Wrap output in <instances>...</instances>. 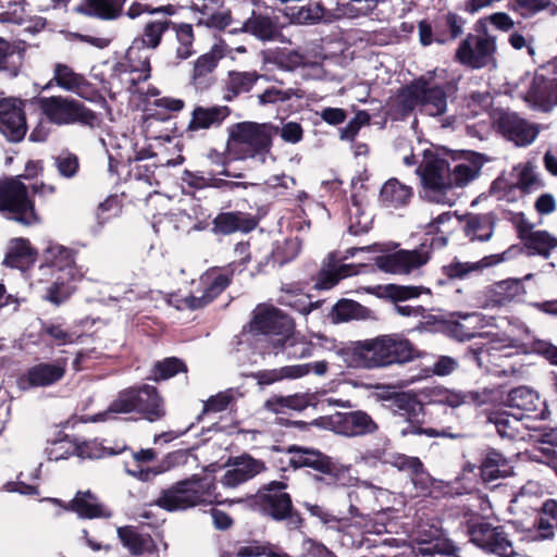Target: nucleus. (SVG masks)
Masks as SVG:
<instances>
[{"mask_svg": "<svg viewBox=\"0 0 557 557\" xmlns=\"http://www.w3.org/2000/svg\"><path fill=\"white\" fill-rule=\"evenodd\" d=\"M342 355L348 367L374 369L411 361L417 349L409 339L394 334L352 342Z\"/></svg>", "mask_w": 557, "mask_h": 557, "instance_id": "nucleus-1", "label": "nucleus"}, {"mask_svg": "<svg viewBox=\"0 0 557 557\" xmlns=\"http://www.w3.org/2000/svg\"><path fill=\"white\" fill-rule=\"evenodd\" d=\"M417 108L432 116L444 114L447 109V96L444 88L440 85H431L425 76L414 78L398 89L389 111L393 119L405 120Z\"/></svg>", "mask_w": 557, "mask_h": 557, "instance_id": "nucleus-2", "label": "nucleus"}, {"mask_svg": "<svg viewBox=\"0 0 557 557\" xmlns=\"http://www.w3.org/2000/svg\"><path fill=\"white\" fill-rule=\"evenodd\" d=\"M286 481L272 480L262 484L256 494L247 498L249 507L262 517L284 522L289 531L304 528L305 519L295 508Z\"/></svg>", "mask_w": 557, "mask_h": 557, "instance_id": "nucleus-3", "label": "nucleus"}, {"mask_svg": "<svg viewBox=\"0 0 557 557\" xmlns=\"http://www.w3.org/2000/svg\"><path fill=\"white\" fill-rule=\"evenodd\" d=\"M482 504L483 500L479 495H471L468 503L455 504L466 519V532L470 541L487 553L499 557H513L516 553L504 527L493 525L482 520L478 512Z\"/></svg>", "mask_w": 557, "mask_h": 557, "instance_id": "nucleus-4", "label": "nucleus"}, {"mask_svg": "<svg viewBox=\"0 0 557 557\" xmlns=\"http://www.w3.org/2000/svg\"><path fill=\"white\" fill-rule=\"evenodd\" d=\"M213 479L194 474L160 492L154 504L169 512L186 510L203 504L219 503Z\"/></svg>", "mask_w": 557, "mask_h": 557, "instance_id": "nucleus-5", "label": "nucleus"}, {"mask_svg": "<svg viewBox=\"0 0 557 557\" xmlns=\"http://www.w3.org/2000/svg\"><path fill=\"white\" fill-rule=\"evenodd\" d=\"M285 451L293 455L288 461L289 467L294 470L301 468L314 470L318 473L314 475L315 482L336 487L345 486L350 481V466L338 462L319 449L289 445Z\"/></svg>", "mask_w": 557, "mask_h": 557, "instance_id": "nucleus-6", "label": "nucleus"}, {"mask_svg": "<svg viewBox=\"0 0 557 557\" xmlns=\"http://www.w3.org/2000/svg\"><path fill=\"white\" fill-rule=\"evenodd\" d=\"M45 116L55 125L77 124L95 129L102 123L101 115L86 107L83 102L71 97L51 96L38 100Z\"/></svg>", "mask_w": 557, "mask_h": 557, "instance_id": "nucleus-7", "label": "nucleus"}, {"mask_svg": "<svg viewBox=\"0 0 557 557\" xmlns=\"http://www.w3.org/2000/svg\"><path fill=\"white\" fill-rule=\"evenodd\" d=\"M421 186L428 198L437 203L444 202L453 189V172L449 162L436 151L425 149L423 160L416 169Z\"/></svg>", "mask_w": 557, "mask_h": 557, "instance_id": "nucleus-8", "label": "nucleus"}, {"mask_svg": "<svg viewBox=\"0 0 557 557\" xmlns=\"http://www.w3.org/2000/svg\"><path fill=\"white\" fill-rule=\"evenodd\" d=\"M0 213L22 225H32L38 221L27 187L16 180L0 183Z\"/></svg>", "mask_w": 557, "mask_h": 557, "instance_id": "nucleus-9", "label": "nucleus"}, {"mask_svg": "<svg viewBox=\"0 0 557 557\" xmlns=\"http://www.w3.org/2000/svg\"><path fill=\"white\" fill-rule=\"evenodd\" d=\"M235 270L230 264L224 268H210L200 277L201 295H189L177 300L178 310H198L213 302L232 283Z\"/></svg>", "mask_w": 557, "mask_h": 557, "instance_id": "nucleus-10", "label": "nucleus"}, {"mask_svg": "<svg viewBox=\"0 0 557 557\" xmlns=\"http://www.w3.org/2000/svg\"><path fill=\"white\" fill-rule=\"evenodd\" d=\"M272 126L267 123L238 122L230 129V140L247 146L248 157L264 154L272 147Z\"/></svg>", "mask_w": 557, "mask_h": 557, "instance_id": "nucleus-11", "label": "nucleus"}, {"mask_svg": "<svg viewBox=\"0 0 557 557\" xmlns=\"http://www.w3.org/2000/svg\"><path fill=\"white\" fill-rule=\"evenodd\" d=\"M491 116L497 132L517 146L531 145L537 137V127L515 112L495 109Z\"/></svg>", "mask_w": 557, "mask_h": 557, "instance_id": "nucleus-12", "label": "nucleus"}, {"mask_svg": "<svg viewBox=\"0 0 557 557\" xmlns=\"http://www.w3.org/2000/svg\"><path fill=\"white\" fill-rule=\"evenodd\" d=\"M327 425L335 434L346 437H362L379 431V424L363 410L336 411L329 416Z\"/></svg>", "mask_w": 557, "mask_h": 557, "instance_id": "nucleus-13", "label": "nucleus"}, {"mask_svg": "<svg viewBox=\"0 0 557 557\" xmlns=\"http://www.w3.org/2000/svg\"><path fill=\"white\" fill-rule=\"evenodd\" d=\"M251 332L264 335L285 337L294 332V320L281 309L273 306L259 305L253 310L249 322Z\"/></svg>", "mask_w": 557, "mask_h": 557, "instance_id": "nucleus-14", "label": "nucleus"}, {"mask_svg": "<svg viewBox=\"0 0 557 557\" xmlns=\"http://www.w3.org/2000/svg\"><path fill=\"white\" fill-rule=\"evenodd\" d=\"M495 39L488 35H468L459 45L456 57L471 67L481 69L494 62Z\"/></svg>", "mask_w": 557, "mask_h": 557, "instance_id": "nucleus-15", "label": "nucleus"}, {"mask_svg": "<svg viewBox=\"0 0 557 557\" xmlns=\"http://www.w3.org/2000/svg\"><path fill=\"white\" fill-rule=\"evenodd\" d=\"M27 132L22 101L14 98L0 100V133L11 143H20Z\"/></svg>", "mask_w": 557, "mask_h": 557, "instance_id": "nucleus-16", "label": "nucleus"}, {"mask_svg": "<svg viewBox=\"0 0 557 557\" xmlns=\"http://www.w3.org/2000/svg\"><path fill=\"white\" fill-rule=\"evenodd\" d=\"M231 114L232 109L228 106L196 104L190 112V119L185 128V133L188 137H194L200 132L220 128Z\"/></svg>", "mask_w": 557, "mask_h": 557, "instance_id": "nucleus-17", "label": "nucleus"}, {"mask_svg": "<svg viewBox=\"0 0 557 557\" xmlns=\"http://www.w3.org/2000/svg\"><path fill=\"white\" fill-rule=\"evenodd\" d=\"M225 57V49L222 45H213L211 49L199 55L193 67L190 84L196 90L205 91L210 89L216 82L215 70L219 62Z\"/></svg>", "mask_w": 557, "mask_h": 557, "instance_id": "nucleus-18", "label": "nucleus"}, {"mask_svg": "<svg viewBox=\"0 0 557 557\" xmlns=\"http://www.w3.org/2000/svg\"><path fill=\"white\" fill-rule=\"evenodd\" d=\"M246 14L242 20H237V25L230 33H246L261 41H271L280 34L278 20L275 16L258 13L253 9L247 8Z\"/></svg>", "mask_w": 557, "mask_h": 557, "instance_id": "nucleus-19", "label": "nucleus"}, {"mask_svg": "<svg viewBox=\"0 0 557 557\" xmlns=\"http://www.w3.org/2000/svg\"><path fill=\"white\" fill-rule=\"evenodd\" d=\"M429 259L428 252L422 249H400L376 257L375 263L386 273L403 274L424 265Z\"/></svg>", "mask_w": 557, "mask_h": 557, "instance_id": "nucleus-20", "label": "nucleus"}, {"mask_svg": "<svg viewBox=\"0 0 557 557\" xmlns=\"http://www.w3.org/2000/svg\"><path fill=\"white\" fill-rule=\"evenodd\" d=\"M65 361L57 363L40 362L26 370L17 377L21 389L46 387L61 381L66 372Z\"/></svg>", "mask_w": 557, "mask_h": 557, "instance_id": "nucleus-21", "label": "nucleus"}, {"mask_svg": "<svg viewBox=\"0 0 557 557\" xmlns=\"http://www.w3.org/2000/svg\"><path fill=\"white\" fill-rule=\"evenodd\" d=\"M259 220L248 212L226 211L220 212L212 220L211 232L214 235H231L235 233H250L258 226Z\"/></svg>", "mask_w": 557, "mask_h": 557, "instance_id": "nucleus-22", "label": "nucleus"}, {"mask_svg": "<svg viewBox=\"0 0 557 557\" xmlns=\"http://www.w3.org/2000/svg\"><path fill=\"white\" fill-rule=\"evenodd\" d=\"M66 442L67 435H65V438L59 440L54 443V447L50 451V459H66L71 455H77L82 458H101L103 456L119 455L128 449L127 446H123L119 449L99 447L96 442H78L75 440L70 442L71 446L65 449L64 453L57 454V450L62 449Z\"/></svg>", "mask_w": 557, "mask_h": 557, "instance_id": "nucleus-23", "label": "nucleus"}, {"mask_svg": "<svg viewBox=\"0 0 557 557\" xmlns=\"http://www.w3.org/2000/svg\"><path fill=\"white\" fill-rule=\"evenodd\" d=\"M52 503L62 506L65 510L75 512L81 519L110 518L111 512L98 502L97 496L88 491H78L69 503L53 498Z\"/></svg>", "mask_w": 557, "mask_h": 557, "instance_id": "nucleus-24", "label": "nucleus"}, {"mask_svg": "<svg viewBox=\"0 0 557 557\" xmlns=\"http://www.w3.org/2000/svg\"><path fill=\"white\" fill-rule=\"evenodd\" d=\"M262 77H264V75L258 73L256 70L228 71L225 78L222 81V99L226 102L235 101L240 96L250 92Z\"/></svg>", "mask_w": 557, "mask_h": 557, "instance_id": "nucleus-25", "label": "nucleus"}, {"mask_svg": "<svg viewBox=\"0 0 557 557\" xmlns=\"http://www.w3.org/2000/svg\"><path fill=\"white\" fill-rule=\"evenodd\" d=\"M392 405L396 411H398L401 416L406 417V419L410 422L411 425L408 429L403 431L404 435L407 434H428L432 436L434 431L432 429H423L421 426H416L413 423L420 422V418L424 416L423 404L414 396L409 393H397L392 399Z\"/></svg>", "mask_w": 557, "mask_h": 557, "instance_id": "nucleus-26", "label": "nucleus"}, {"mask_svg": "<svg viewBox=\"0 0 557 557\" xmlns=\"http://www.w3.org/2000/svg\"><path fill=\"white\" fill-rule=\"evenodd\" d=\"M135 412L149 422H156L165 416L162 397L157 387L148 384L135 386Z\"/></svg>", "mask_w": 557, "mask_h": 557, "instance_id": "nucleus-27", "label": "nucleus"}, {"mask_svg": "<svg viewBox=\"0 0 557 557\" xmlns=\"http://www.w3.org/2000/svg\"><path fill=\"white\" fill-rule=\"evenodd\" d=\"M359 274L356 264H338L335 252H330L326 262L317 273L314 287L317 289H331L341 280Z\"/></svg>", "mask_w": 557, "mask_h": 557, "instance_id": "nucleus-28", "label": "nucleus"}, {"mask_svg": "<svg viewBox=\"0 0 557 557\" xmlns=\"http://www.w3.org/2000/svg\"><path fill=\"white\" fill-rule=\"evenodd\" d=\"M37 258L38 251L28 238L15 237L8 244L3 264L11 269L26 271L35 264Z\"/></svg>", "mask_w": 557, "mask_h": 557, "instance_id": "nucleus-29", "label": "nucleus"}, {"mask_svg": "<svg viewBox=\"0 0 557 557\" xmlns=\"http://www.w3.org/2000/svg\"><path fill=\"white\" fill-rule=\"evenodd\" d=\"M114 72H138L139 75L132 79V86L146 82L150 77V57L145 47L131 46L125 54V63H117Z\"/></svg>", "mask_w": 557, "mask_h": 557, "instance_id": "nucleus-30", "label": "nucleus"}, {"mask_svg": "<svg viewBox=\"0 0 557 557\" xmlns=\"http://www.w3.org/2000/svg\"><path fill=\"white\" fill-rule=\"evenodd\" d=\"M126 0H82L74 12L102 21H114L122 16Z\"/></svg>", "mask_w": 557, "mask_h": 557, "instance_id": "nucleus-31", "label": "nucleus"}, {"mask_svg": "<svg viewBox=\"0 0 557 557\" xmlns=\"http://www.w3.org/2000/svg\"><path fill=\"white\" fill-rule=\"evenodd\" d=\"M412 197L413 189L411 186L403 184L399 180L392 177L381 187L379 202L385 208L399 209L408 206Z\"/></svg>", "mask_w": 557, "mask_h": 557, "instance_id": "nucleus-32", "label": "nucleus"}, {"mask_svg": "<svg viewBox=\"0 0 557 557\" xmlns=\"http://www.w3.org/2000/svg\"><path fill=\"white\" fill-rule=\"evenodd\" d=\"M482 164L480 154L455 150V187H463L476 178Z\"/></svg>", "mask_w": 557, "mask_h": 557, "instance_id": "nucleus-33", "label": "nucleus"}, {"mask_svg": "<svg viewBox=\"0 0 557 557\" xmlns=\"http://www.w3.org/2000/svg\"><path fill=\"white\" fill-rule=\"evenodd\" d=\"M372 310L362 306L360 302L341 298L332 307L329 318L335 324L345 323L349 321H364L372 318Z\"/></svg>", "mask_w": 557, "mask_h": 557, "instance_id": "nucleus-34", "label": "nucleus"}, {"mask_svg": "<svg viewBox=\"0 0 557 557\" xmlns=\"http://www.w3.org/2000/svg\"><path fill=\"white\" fill-rule=\"evenodd\" d=\"M46 267L51 274L75 275V258L72 249L60 245H51L45 250Z\"/></svg>", "mask_w": 557, "mask_h": 557, "instance_id": "nucleus-35", "label": "nucleus"}, {"mask_svg": "<svg viewBox=\"0 0 557 557\" xmlns=\"http://www.w3.org/2000/svg\"><path fill=\"white\" fill-rule=\"evenodd\" d=\"M506 404L509 408L521 411L517 416L523 419L524 417L535 413L542 405V401L539 394L533 389L519 386L509 392Z\"/></svg>", "mask_w": 557, "mask_h": 557, "instance_id": "nucleus-36", "label": "nucleus"}, {"mask_svg": "<svg viewBox=\"0 0 557 557\" xmlns=\"http://www.w3.org/2000/svg\"><path fill=\"white\" fill-rule=\"evenodd\" d=\"M311 364L285 366L278 369L259 370L252 373V377L259 385H271L282 380H294L310 373Z\"/></svg>", "mask_w": 557, "mask_h": 557, "instance_id": "nucleus-37", "label": "nucleus"}, {"mask_svg": "<svg viewBox=\"0 0 557 557\" xmlns=\"http://www.w3.org/2000/svg\"><path fill=\"white\" fill-rule=\"evenodd\" d=\"M52 276L54 280L46 287L44 299L59 307L66 302L76 292V286L74 285L75 275H60L53 273Z\"/></svg>", "mask_w": 557, "mask_h": 557, "instance_id": "nucleus-38", "label": "nucleus"}, {"mask_svg": "<svg viewBox=\"0 0 557 557\" xmlns=\"http://www.w3.org/2000/svg\"><path fill=\"white\" fill-rule=\"evenodd\" d=\"M367 292L375 295L379 298L389 299L394 302L405 301L411 298L419 297L424 292H430L429 288L422 286H404L397 284L377 285L368 287Z\"/></svg>", "mask_w": 557, "mask_h": 557, "instance_id": "nucleus-39", "label": "nucleus"}, {"mask_svg": "<svg viewBox=\"0 0 557 557\" xmlns=\"http://www.w3.org/2000/svg\"><path fill=\"white\" fill-rule=\"evenodd\" d=\"M450 212H444L434 219L428 226L425 238L418 249H422L430 256V250H438L448 245L449 233L441 230V224L450 221Z\"/></svg>", "mask_w": 557, "mask_h": 557, "instance_id": "nucleus-40", "label": "nucleus"}, {"mask_svg": "<svg viewBox=\"0 0 557 557\" xmlns=\"http://www.w3.org/2000/svg\"><path fill=\"white\" fill-rule=\"evenodd\" d=\"M272 346L275 349H282L288 359H302L311 357L314 350V345L306 338L295 337L294 332L285 337H278L272 341Z\"/></svg>", "mask_w": 557, "mask_h": 557, "instance_id": "nucleus-41", "label": "nucleus"}, {"mask_svg": "<svg viewBox=\"0 0 557 557\" xmlns=\"http://www.w3.org/2000/svg\"><path fill=\"white\" fill-rule=\"evenodd\" d=\"M117 537L132 556H141L145 554L146 545L152 543V536L149 533H139L134 525L119 527Z\"/></svg>", "mask_w": 557, "mask_h": 557, "instance_id": "nucleus-42", "label": "nucleus"}, {"mask_svg": "<svg viewBox=\"0 0 557 557\" xmlns=\"http://www.w3.org/2000/svg\"><path fill=\"white\" fill-rule=\"evenodd\" d=\"M525 290L520 280L509 278L497 282L490 289V298L498 306L511 302L524 295Z\"/></svg>", "mask_w": 557, "mask_h": 557, "instance_id": "nucleus-43", "label": "nucleus"}, {"mask_svg": "<svg viewBox=\"0 0 557 557\" xmlns=\"http://www.w3.org/2000/svg\"><path fill=\"white\" fill-rule=\"evenodd\" d=\"M188 368L184 360L177 357H166L162 360L154 362L150 370L148 380L157 383L170 380L178 373H186Z\"/></svg>", "mask_w": 557, "mask_h": 557, "instance_id": "nucleus-44", "label": "nucleus"}, {"mask_svg": "<svg viewBox=\"0 0 557 557\" xmlns=\"http://www.w3.org/2000/svg\"><path fill=\"white\" fill-rule=\"evenodd\" d=\"M53 81L55 84L65 89L75 91L81 87L89 86V83L81 74H77L66 64L57 63L54 65Z\"/></svg>", "mask_w": 557, "mask_h": 557, "instance_id": "nucleus-45", "label": "nucleus"}, {"mask_svg": "<svg viewBox=\"0 0 557 557\" xmlns=\"http://www.w3.org/2000/svg\"><path fill=\"white\" fill-rule=\"evenodd\" d=\"M41 334L53 339L57 346H64L81 342L83 334L70 331L63 324L48 321L41 324Z\"/></svg>", "mask_w": 557, "mask_h": 557, "instance_id": "nucleus-46", "label": "nucleus"}, {"mask_svg": "<svg viewBox=\"0 0 557 557\" xmlns=\"http://www.w3.org/2000/svg\"><path fill=\"white\" fill-rule=\"evenodd\" d=\"M304 96V90L299 88L280 89L275 86H271L259 94L257 98L260 106H269L289 101L294 97L301 99Z\"/></svg>", "mask_w": 557, "mask_h": 557, "instance_id": "nucleus-47", "label": "nucleus"}, {"mask_svg": "<svg viewBox=\"0 0 557 557\" xmlns=\"http://www.w3.org/2000/svg\"><path fill=\"white\" fill-rule=\"evenodd\" d=\"M228 463L232 467L239 469V472L243 474V476H245L247 481L267 471V466L263 460L256 459L246 453L240 456L231 457Z\"/></svg>", "mask_w": 557, "mask_h": 557, "instance_id": "nucleus-48", "label": "nucleus"}, {"mask_svg": "<svg viewBox=\"0 0 557 557\" xmlns=\"http://www.w3.org/2000/svg\"><path fill=\"white\" fill-rule=\"evenodd\" d=\"M506 252L491 255L476 262H455V278H465L472 272H482L484 269L498 264L505 260Z\"/></svg>", "mask_w": 557, "mask_h": 557, "instance_id": "nucleus-49", "label": "nucleus"}, {"mask_svg": "<svg viewBox=\"0 0 557 557\" xmlns=\"http://www.w3.org/2000/svg\"><path fill=\"white\" fill-rule=\"evenodd\" d=\"M524 246L532 250V253H537L547 259L550 256V250L557 247V238L546 231H535L524 242Z\"/></svg>", "mask_w": 557, "mask_h": 557, "instance_id": "nucleus-50", "label": "nucleus"}, {"mask_svg": "<svg viewBox=\"0 0 557 557\" xmlns=\"http://www.w3.org/2000/svg\"><path fill=\"white\" fill-rule=\"evenodd\" d=\"M171 26H174V23L168 18L148 22L143 32V47L156 49Z\"/></svg>", "mask_w": 557, "mask_h": 557, "instance_id": "nucleus-51", "label": "nucleus"}, {"mask_svg": "<svg viewBox=\"0 0 557 557\" xmlns=\"http://www.w3.org/2000/svg\"><path fill=\"white\" fill-rule=\"evenodd\" d=\"M176 33V39L178 41V46L176 48V58L180 60H187L190 58L195 50L193 48L194 45V29L190 24H181L171 26Z\"/></svg>", "mask_w": 557, "mask_h": 557, "instance_id": "nucleus-52", "label": "nucleus"}, {"mask_svg": "<svg viewBox=\"0 0 557 557\" xmlns=\"http://www.w3.org/2000/svg\"><path fill=\"white\" fill-rule=\"evenodd\" d=\"M484 481H493L509 475L505 460L497 453H490L481 465Z\"/></svg>", "mask_w": 557, "mask_h": 557, "instance_id": "nucleus-53", "label": "nucleus"}, {"mask_svg": "<svg viewBox=\"0 0 557 557\" xmlns=\"http://www.w3.org/2000/svg\"><path fill=\"white\" fill-rule=\"evenodd\" d=\"M14 57V47L0 37V72H5L10 77H16L22 65L21 55H17V61L13 60Z\"/></svg>", "mask_w": 557, "mask_h": 557, "instance_id": "nucleus-54", "label": "nucleus"}, {"mask_svg": "<svg viewBox=\"0 0 557 557\" xmlns=\"http://www.w3.org/2000/svg\"><path fill=\"white\" fill-rule=\"evenodd\" d=\"M281 304L292 308L302 315H307L312 310L319 308L322 305V301H311L310 296L307 294H293L287 292L286 295L282 297Z\"/></svg>", "mask_w": 557, "mask_h": 557, "instance_id": "nucleus-55", "label": "nucleus"}, {"mask_svg": "<svg viewBox=\"0 0 557 557\" xmlns=\"http://www.w3.org/2000/svg\"><path fill=\"white\" fill-rule=\"evenodd\" d=\"M380 0H337V4L342 12L350 17L366 16L370 14Z\"/></svg>", "mask_w": 557, "mask_h": 557, "instance_id": "nucleus-56", "label": "nucleus"}, {"mask_svg": "<svg viewBox=\"0 0 557 557\" xmlns=\"http://www.w3.org/2000/svg\"><path fill=\"white\" fill-rule=\"evenodd\" d=\"M522 418L507 412L495 413L488 420L495 424L498 434L503 437L513 438L518 433V423Z\"/></svg>", "mask_w": 557, "mask_h": 557, "instance_id": "nucleus-57", "label": "nucleus"}, {"mask_svg": "<svg viewBox=\"0 0 557 557\" xmlns=\"http://www.w3.org/2000/svg\"><path fill=\"white\" fill-rule=\"evenodd\" d=\"M135 386L124 388L119 392L115 399L108 407L109 413H131L135 412Z\"/></svg>", "mask_w": 557, "mask_h": 557, "instance_id": "nucleus-58", "label": "nucleus"}, {"mask_svg": "<svg viewBox=\"0 0 557 557\" xmlns=\"http://www.w3.org/2000/svg\"><path fill=\"white\" fill-rule=\"evenodd\" d=\"M235 400V391L233 388L219 392L205 401L202 413L224 411L228 406L234 404Z\"/></svg>", "mask_w": 557, "mask_h": 557, "instance_id": "nucleus-59", "label": "nucleus"}, {"mask_svg": "<svg viewBox=\"0 0 557 557\" xmlns=\"http://www.w3.org/2000/svg\"><path fill=\"white\" fill-rule=\"evenodd\" d=\"M525 100L534 108L542 111H549L557 104V86L549 91L547 97L539 87H532L528 91Z\"/></svg>", "mask_w": 557, "mask_h": 557, "instance_id": "nucleus-60", "label": "nucleus"}, {"mask_svg": "<svg viewBox=\"0 0 557 557\" xmlns=\"http://www.w3.org/2000/svg\"><path fill=\"white\" fill-rule=\"evenodd\" d=\"M517 173V186L524 191H531L541 186V181L534 172L531 163L519 164L515 168Z\"/></svg>", "mask_w": 557, "mask_h": 557, "instance_id": "nucleus-61", "label": "nucleus"}, {"mask_svg": "<svg viewBox=\"0 0 557 557\" xmlns=\"http://www.w3.org/2000/svg\"><path fill=\"white\" fill-rule=\"evenodd\" d=\"M371 116L368 111L359 110L346 126L339 128V138L342 140H354L360 128L370 124Z\"/></svg>", "mask_w": 557, "mask_h": 557, "instance_id": "nucleus-62", "label": "nucleus"}, {"mask_svg": "<svg viewBox=\"0 0 557 557\" xmlns=\"http://www.w3.org/2000/svg\"><path fill=\"white\" fill-rule=\"evenodd\" d=\"M157 168L158 165L156 163H136L134 166L131 165V168L126 171V176L124 180L126 181L127 178L133 177L136 181H143L149 186H152L158 184V180L154 173Z\"/></svg>", "mask_w": 557, "mask_h": 557, "instance_id": "nucleus-63", "label": "nucleus"}, {"mask_svg": "<svg viewBox=\"0 0 557 557\" xmlns=\"http://www.w3.org/2000/svg\"><path fill=\"white\" fill-rule=\"evenodd\" d=\"M55 166L61 176L65 178L74 177L79 171V160L75 153L63 152L55 158Z\"/></svg>", "mask_w": 557, "mask_h": 557, "instance_id": "nucleus-64", "label": "nucleus"}]
</instances>
